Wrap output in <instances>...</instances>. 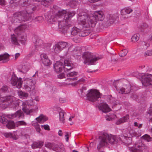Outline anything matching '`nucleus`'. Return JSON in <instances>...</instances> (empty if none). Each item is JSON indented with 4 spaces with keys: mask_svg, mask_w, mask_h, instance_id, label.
I'll use <instances>...</instances> for the list:
<instances>
[{
    "mask_svg": "<svg viewBox=\"0 0 152 152\" xmlns=\"http://www.w3.org/2000/svg\"><path fill=\"white\" fill-rule=\"evenodd\" d=\"M44 142L42 141H39V148H40L44 145Z\"/></svg>",
    "mask_w": 152,
    "mask_h": 152,
    "instance_id": "680f3d73",
    "label": "nucleus"
},
{
    "mask_svg": "<svg viewBox=\"0 0 152 152\" xmlns=\"http://www.w3.org/2000/svg\"><path fill=\"white\" fill-rule=\"evenodd\" d=\"M3 135L7 138H13L15 140L16 139L14 137L13 135L11 133H4Z\"/></svg>",
    "mask_w": 152,
    "mask_h": 152,
    "instance_id": "c03bdc74",
    "label": "nucleus"
},
{
    "mask_svg": "<svg viewBox=\"0 0 152 152\" xmlns=\"http://www.w3.org/2000/svg\"><path fill=\"white\" fill-rule=\"evenodd\" d=\"M77 72H71L67 74H66L67 76L68 77H71L75 76L77 75ZM68 80H69L70 81L75 80H77V77L67 78Z\"/></svg>",
    "mask_w": 152,
    "mask_h": 152,
    "instance_id": "bb28decb",
    "label": "nucleus"
},
{
    "mask_svg": "<svg viewBox=\"0 0 152 152\" xmlns=\"http://www.w3.org/2000/svg\"><path fill=\"white\" fill-rule=\"evenodd\" d=\"M65 113L63 110H61L59 112V119L61 123L64 124L65 123Z\"/></svg>",
    "mask_w": 152,
    "mask_h": 152,
    "instance_id": "cd10ccee",
    "label": "nucleus"
},
{
    "mask_svg": "<svg viewBox=\"0 0 152 152\" xmlns=\"http://www.w3.org/2000/svg\"><path fill=\"white\" fill-rule=\"evenodd\" d=\"M134 86H132L129 83L125 85L124 88L120 89L118 92L122 94H127L129 93L134 89Z\"/></svg>",
    "mask_w": 152,
    "mask_h": 152,
    "instance_id": "2eb2a0df",
    "label": "nucleus"
},
{
    "mask_svg": "<svg viewBox=\"0 0 152 152\" xmlns=\"http://www.w3.org/2000/svg\"><path fill=\"white\" fill-rule=\"evenodd\" d=\"M36 121H33L32 122V126L35 127L37 131H38V117L36 118Z\"/></svg>",
    "mask_w": 152,
    "mask_h": 152,
    "instance_id": "a19ab883",
    "label": "nucleus"
},
{
    "mask_svg": "<svg viewBox=\"0 0 152 152\" xmlns=\"http://www.w3.org/2000/svg\"><path fill=\"white\" fill-rule=\"evenodd\" d=\"M142 83L143 86H148L152 85V75L147 74L142 78Z\"/></svg>",
    "mask_w": 152,
    "mask_h": 152,
    "instance_id": "f8f14e48",
    "label": "nucleus"
},
{
    "mask_svg": "<svg viewBox=\"0 0 152 152\" xmlns=\"http://www.w3.org/2000/svg\"><path fill=\"white\" fill-rule=\"evenodd\" d=\"M69 136V133L67 132H66L65 133V137H66V142H68L69 140V137H68Z\"/></svg>",
    "mask_w": 152,
    "mask_h": 152,
    "instance_id": "e2e57ef3",
    "label": "nucleus"
},
{
    "mask_svg": "<svg viewBox=\"0 0 152 152\" xmlns=\"http://www.w3.org/2000/svg\"><path fill=\"white\" fill-rule=\"evenodd\" d=\"M132 11V10L129 7L126 8L122 9L121 12L122 18H127L128 17L126 15L129 14Z\"/></svg>",
    "mask_w": 152,
    "mask_h": 152,
    "instance_id": "a211bd4d",
    "label": "nucleus"
},
{
    "mask_svg": "<svg viewBox=\"0 0 152 152\" xmlns=\"http://www.w3.org/2000/svg\"><path fill=\"white\" fill-rule=\"evenodd\" d=\"M29 66L28 65H25L22 66V71L23 72H26L29 69Z\"/></svg>",
    "mask_w": 152,
    "mask_h": 152,
    "instance_id": "49530a36",
    "label": "nucleus"
},
{
    "mask_svg": "<svg viewBox=\"0 0 152 152\" xmlns=\"http://www.w3.org/2000/svg\"><path fill=\"white\" fill-rule=\"evenodd\" d=\"M146 117L147 118H149L151 119H152V104H151L150 107L147 112Z\"/></svg>",
    "mask_w": 152,
    "mask_h": 152,
    "instance_id": "c9c22d12",
    "label": "nucleus"
},
{
    "mask_svg": "<svg viewBox=\"0 0 152 152\" xmlns=\"http://www.w3.org/2000/svg\"><path fill=\"white\" fill-rule=\"evenodd\" d=\"M18 96L21 97H27L28 96V94L26 93L23 92L22 91H19L18 92Z\"/></svg>",
    "mask_w": 152,
    "mask_h": 152,
    "instance_id": "4c0bfd02",
    "label": "nucleus"
},
{
    "mask_svg": "<svg viewBox=\"0 0 152 152\" xmlns=\"http://www.w3.org/2000/svg\"><path fill=\"white\" fill-rule=\"evenodd\" d=\"M32 147L33 148H38V143L37 142H34L32 145Z\"/></svg>",
    "mask_w": 152,
    "mask_h": 152,
    "instance_id": "13d9d810",
    "label": "nucleus"
},
{
    "mask_svg": "<svg viewBox=\"0 0 152 152\" xmlns=\"http://www.w3.org/2000/svg\"><path fill=\"white\" fill-rule=\"evenodd\" d=\"M143 139L147 140L148 142H149L152 140V138L150 136L147 134H145L142 136Z\"/></svg>",
    "mask_w": 152,
    "mask_h": 152,
    "instance_id": "3c124183",
    "label": "nucleus"
},
{
    "mask_svg": "<svg viewBox=\"0 0 152 152\" xmlns=\"http://www.w3.org/2000/svg\"><path fill=\"white\" fill-rule=\"evenodd\" d=\"M140 44V45L141 48L144 50L147 49V48L149 46V44L145 42H141Z\"/></svg>",
    "mask_w": 152,
    "mask_h": 152,
    "instance_id": "f704fd0d",
    "label": "nucleus"
},
{
    "mask_svg": "<svg viewBox=\"0 0 152 152\" xmlns=\"http://www.w3.org/2000/svg\"><path fill=\"white\" fill-rule=\"evenodd\" d=\"M73 66L71 61L66 60L64 61V65L62 62L58 61L54 64V67L56 72L59 73L62 71L63 68L64 72H67L72 68Z\"/></svg>",
    "mask_w": 152,
    "mask_h": 152,
    "instance_id": "20e7f679",
    "label": "nucleus"
},
{
    "mask_svg": "<svg viewBox=\"0 0 152 152\" xmlns=\"http://www.w3.org/2000/svg\"><path fill=\"white\" fill-rule=\"evenodd\" d=\"M58 134L60 136H62V130H59L58 132Z\"/></svg>",
    "mask_w": 152,
    "mask_h": 152,
    "instance_id": "774afa93",
    "label": "nucleus"
},
{
    "mask_svg": "<svg viewBox=\"0 0 152 152\" xmlns=\"http://www.w3.org/2000/svg\"><path fill=\"white\" fill-rule=\"evenodd\" d=\"M0 122L3 124H6V126L8 129H12L15 127V124L12 121L8 120L4 116H0Z\"/></svg>",
    "mask_w": 152,
    "mask_h": 152,
    "instance_id": "9b49d317",
    "label": "nucleus"
},
{
    "mask_svg": "<svg viewBox=\"0 0 152 152\" xmlns=\"http://www.w3.org/2000/svg\"><path fill=\"white\" fill-rule=\"evenodd\" d=\"M119 140L127 146L132 144V143L131 138L125 132H123V135L119 138Z\"/></svg>",
    "mask_w": 152,
    "mask_h": 152,
    "instance_id": "ddd939ff",
    "label": "nucleus"
},
{
    "mask_svg": "<svg viewBox=\"0 0 152 152\" xmlns=\"http://www.w3.org/2000/svg\"><path fill=\"white\" fill-rule=\"evenodd\" d=\"M8 87L6 85H4L1 88V90L3 92H6L8 90Z\"/></svg>",
    "mask_w": 152,
    "mask_h": 152,
    "instance_id": "603ef678",
    "label": "nucleus"
},
{
    "mask_svg": "<svg viewBox=\"0 0 152 152\" xmlns=\"http://www.w3.org/2000/svg\"><path fill=\"white\" fill-rule=\"evenodd\" d=\"M36 82L35 81L29 79L26 81V88H29L30 89L34 90L35 89Z\"/></svg>",
    "mask_w": 152,
    "mask_h": 152,
    "instance_id": "6ab92c4d",
    "label": "nucleus"
},
{
    "mask_svg": "<svg viewBox=\"0 0 152 152\" xmlns=\"http://www.w3.org/2000/svg\"><path fill=\"white\" fill-rule=\"evenodd\" d=\"M57 89L56 88V86H53L51 90V92H52V93H55L57 91Z\"/></svg>",
    "mask_w": 152,
    "mask_h": 152,
    "instance_id": "bf43d9fd",
    "label": "nucleus"
},
{
    "mask_svg": "<svg viewBox=\"0 0 152 152\" xmlns=\"http://www.w3.org/2000/svg\"><path fill=\"white\" fill-rule=\"evenodd\" d=\"M53 48L54 49V52L56 53H59L62 50L60 46L58 43L55 44V45L53 46Z\"/></svg>",
    "mask_w": 152,
    "mask_h": 152,
    "instance_id": "72a5a7b5",
    "label": "nucleus"
},
{
    "mask_svg": "<svg viewBox=\"0 0 152 152\" xmlns=\"http://www.w3.org/2000/svg\"><path fill=\"white\" fill-rule=\"evenodd\" d=\"M75 14L74 11H67L66 10H60L57 12H54L49 15V21L53 23L57 20L58 28L61 29V32L68 36L69 28L71 26L70 20Z\"/></svg>",
    "mask_w": 152,
    "mask_h": 152,
    "instance_id": "f257e3e1",
    "label": "nucleus"
},
{
    "mask_svg": "<svg viewBox=\"0 0 152 152\" xmlns=\"http://www.w3.org/2000/svg\"><path fill=\"white\" fill-rule=\"evenodd\" d=\"M83 56L84 58V63L88 65L95 64L96 61L100 59L94 54L88 52H84Z\"/></svg>",
    "mask_w": 152,
    "mask_h": 152,
    "instance_id": "39448f33",
    "label": "nucleus"
},
{
    "mask_svg": "<svg viewBox=\"0 0 152 152\" xmlns=\"http://www.w3.org/2000/svg\"><path fill=\"white\" fill-rule=\"evenodd\" d=\"M85 80L83 78H81V79L78 80L75 83V85L77 84H81L84 83L85 82Z\"/></svg>",
    "mask_w": 152,
    "mask_h": 152,
    "instance_id": "5fc2aeb1",
    "label": "nucleus"
},
{
    "mask_svg": "<svg viewBox=\"0 0 152 152\" xmlns=\"http://www.w3.org/2000/svg\"><path fill=\"white\" fill-rule=\"evenodd\" d=\"M148 27V25L145 23H143L140 26V30L141 31H143L144 30Z\"/></svg>",
    "mask_w": 152,
    "mask_h": 152,
    "instance_id": "09e8293b",
    "label": "nucleus"
},
{
    "mask_svg": "<svg viewBox=\"0 0 152 152\" xmlns=\"http://www.w3.org/2000/svg\"><path fill=\"white\" fill-rule=\"evenodd\" d=\"M129 118V115H126L123 117L120 118L116 122V124L119 125L121 123L127 121Z\"/></svg>",
    "mask_w": 152,
    "mask_h": 152,
    "instance_id": "a878e982",
    "label": "nucleus"
},
{
    "mask_svg": "<svg viewBox=\"0 0 152 152\" xmlns=\"http://www.w3.org/2000/svg\"><path fill=\"white\" fill-rule=\"evenodd\" d=\"M11 41L12 44L15 45H18L19 44L18 39L17 37H16V36L14 34L11 36Z\"/></svg>",
    "mask_w": 152,
    "mask_h": 152,
    "instance_id": "2f4dec72",
    "label": "nucleus"
},
{
    "mask_svg": "<svg viewBox=\"0 0 152 152\" xmlns=\"http://www.w3.org/2000/svg\"><path fill=\"white\" fill-rule=\"evenodd\" d=\"M0 4L1 5H5V1L4 0H0Z\"/></svg>",
    "mask_w": 152,
    "mask_h": 152,
    "instance_id": "338daca9",
    "label": "nucleus"
},
{
    "mask_svg": "<svg viewBox=\"0 0 152 152\" xmlns=\"http://www.w3.org/2000/svg\"><path fill=\"white\" fill-rule=\"evenodd\" d=\"M53 0H49L48 1H46V0H42L41 1V4L45 6H48V4L52 2Z\"/></svg>",
    "mask_w": 152,
    "mask_h": 152,
    "instance_id": "58836bf2",
    "label": "nucleus"
},
{
    "mask_svg": "<svg viewBox=\"0 0 152 152\" xmlns=\"http://www.w3.org/2000/svg\"><path fill=\"white\" fill-rule=\"evenodd\" d=\"M86 96L89 100L94 102L100 97V94L96 90H91L88 91Z\"/></svg>",
    "mask_w": 152,
    "mask_h": 152,
    "instance_id": "6e6552de",
    "label": "nucleus"
},
{
    "mask_svg": "<svg viewBox=\"0 0 152 152\" xmlns=\"http://www.w3.org/2000/svg\"><path fill=\"white\" fill-rule=\"evenodd\" d=\"M9 55L7 53H5L0 55V61L2 63L7 62L9 60Z\"/></svg>",
    "mask_w": 152,
    "mask_h": 152,
    "instance_id": "5701e85b",
    "label": "nucleus"
},
{
    "mask_svg": "<svg viewBox=\"0 0 152 152\" xmlns=\"http://www.w3.org/2000/svg\"><path fill=\"white\" fill-rule=\"evenodd\" d=\"M152 55V50H148L146 51L144 54L145 56H148Z\"/></svg>",
    "mask_w": 152,
    "mask_h": 152,
    "instance_id": "864d4df0",
    "label": "nucleus"
},
{
    "mask_svg": "<svg viewBox=\"0 0 152 152\" xmlns=\"http://www.w3.org/2000/svg\"><path fill=\"white\" fill-rule=\"evenodd\" d=\"M16 124L18 126H26L27 124L24 121H18L16 122Z\"/></svg>",
    "mask_w": 152,
    "mask_h": 152,
    "instance_id": "8fccbe9b",
    "label": "nucleus"
},
{
    "mask_svg": "<svg viewBox=\"0 0 152 152\" xmlns=\"http://www.w3.org/2000/svg\"><path fill=\"white\" fill-rule=\"evenodd\" d=\"M129 148L131 152H142L145 148V145L141 140H139L136 142L134 147Z\"/></svg>",
    "mask_w": 152,
    "mask_h": 152,
    "instance_id": "1a4fd4ad",
    "label": "nucleus"
},
{
    "mask_svg": "<svg viewBox=\"0 0 152 152\" xmlns=\"http://www.w3.org/2000/svg\"><path fill=\"white\" fill-rule=\"evenodd\" d=\"M80 29L76 27H74L72 28L70 33L71 35L75 36L77 35V33L80 32Z\"/></svg>",
    "mask_w": 152,
    "mask_h": 152,
    "instance_id": "473e14b6",
    "label": "nucleus"
},
{
    "mask_svg": "<svg viewBox=\"0 0 152 152\" xmlns=\"http://www.w3.org/2000/svg\"><path fill=\"white\" fill-rule=\"evenodd\" d=\"M132 41L134 42H136L139 39V37L137 34H134L132 37Z\"/></svg>",
    "mask_w": 152,
    "mask_h": 152,
    "instance_id": "de8ad7c7",
    "label": "nucleus"
},
{
    "mask_svg": "<svg viewBox=\"0 0 152 152\" xmlns=\"http://www.w3.org/2000/svg\"><path fill=\"white\" fill-rule=\"evenodd\" d=\"M81 50L79 47H75L72 51V53L74 57L80 56L81 54Z\"/></svg>",
    "mask_w": 152,
    "mask_h": 152,
    "instance_id": "b1692460",
    "label": "nucleus"
},
{
    "mask_svg": "<svg viewBox=\"0 0 152 152\" xmlns=\"http://www.w3.org/2000/svg\"><path fill=\"white\" fill-rule=\"evenodd\" d=\"M20 12L16 13L14 14L13 18H12V21L13 23H20L22 21V15Z\"/></svg>",
    "mask_w": 152,
    "mask_h": 152,
    "instance_id": "dca6fc26",
    "label": "nucleus"
},
{
    "mask_svg": "<svg viewBox=\"0 0 152 152\" xmlns=\"http://www.w3.org/2000/svg\"><path fill=\"white\" fill-rule=\"evenodd\" d=\"M127 53V50L124 49L122 50L119 53V55L121 57H124L126 55Z\"/></svg>",
    "mask_w": 152,
    "mask_h": 152,
    "instance_id": "a18cd8bd",
    "label": "nucleus"
},
{
    "mask_svg": "<svg viewBox=\"0 0 152 152\" xmlns=\"http://www.w3.org/2000/svg\"><path fill=\"white\" fill-rule=\"evenodd\" d=\"M26 28V26L24 25H22L19 26L15 29V34L18 35H20L23 32V30Z\"/></svg>",
    "mask_w": 152,
    "mask_h": 152,
    "instance_id": "4be33fe9",
    "label": "nucleus"
},
{
    "mask_svg": "<svg viewBox=\"0 0 152 152\" xmlns=\"http://www.w3.org/2000/svg\"><path fill=\"white\" fill-rule=\"evenodd\" d=\"M62 50L63 49L65 48L68 46V45L67 42H58Z\"/></svg>",
    "mask_w": 152,
    "mask_h": 152,
    "instance_id": "ea45409f",
    "label": "nucleus"
},
{
    "mask_svg": "<svg viewBox=\"0 0 152 152\" xmlns=\"http://www.w3.org/2000/svg\"><path fill=\"white\" fill-rule=\"evenodd\" d=\"M80 10L77 11V12H79L77 18L78 23L84 28L94 27L97 21H102L104 19V15L101 11H96L89 15L86 12H80Z\"/></svg>",
    "mask_w": 152,
    "mask_h": 152,
    "instance_id": "f03ea898",
    "label": "nucleus"
},
{
    "mask_svg": "<svg viewBox=\"0 0 152 152\" xmlns=\"http://www.w3.org/2000/svg\"><path fill=\"white\" fill-rule=\"evenodd\" d=\"M80 35L82 37H85L88 35V33L86 32V31H83L80 34Z\"/></svg>",
    "mask_w": 152,
    "mask_h": 152,
    "instance_id": "6e6d98bb",
    "label": "nucleus"
},
{
    "mask_svg": "<svg viewBox=\"0 0 152 152\" xmlns=\"http://www.w3.org/2000/svg\"><path fill=\"white\" fill-rule=\"evenodd\" d=\"M42 127H44V129L46 130H49L50 129L49 128V126L48 125H45L44 126L42 125Z\"/></svg>",
    "mask_w": 152,
    "mask_h": 152,
    "instance_id": "052dcab7",
    "label": "nucleus"
},
{
    "mask_svg": "<svg viewBox=\"0 0 152 152\" xmlns=\"http://www.w3.org/2000/svg\"><path fill=\"white\" fill-rule=\"evenodd\" d=\"M30 2V0H20L18 2V4L20 6L25 7L29 5Z\"/></svg>",
    "mask_w": 152,
    "mask_h": 152,
    "instance_id": "393cba45",
    "label": "nucleus"
},
{
    "mask_svg": "<svg viewBox=\"0 0 152 152\" xmlns=\"http://www.w3.org/2000/svg\"><path fill=\"white\" fill-rule=\"evenodd\" d=\"M127 134L129 136H131L132 137H139L141 136V134L140 133L137 132L135 130H131L129 132L127 131L126 132Z\"/></svg>",
    "mask_w": 152,
    "mask_h": 152,
    "instance_id": "412c9836",
    "label": "nucleus"
},
{
    "mask_svg": "<svg viewBox=\"0 0 152 152\" xmlns=\"http://www.w3.org/2000/svg\"><path fill=\"white\" fill-rule=\"evenodd\" d=\"M40 60L44 66H49L51 64V61L45 53H42L40 55Z\"/></svg>",
    "mask_w": 152,
    "mask_h": 152,
    "instance_id": "4468645a",
    "label": "nucleus"
},
{
    "mask_svg": "<svg viewBox=\"0 0 152 152\" xmlns=\"http://www.w3.org/2000/svg\"><path fill=\"white\" fill-rule=\"evenodd\" d=\"M48 118L42 114H40L39 116V123H42L46 121Z\"/></svg>",
    "mask_w": 152,
    "mask_h": 152,
    "instance_id": "c756f323",
    "label": "nucleus"
},
{
    "mask_svg": "<svg viewBox=\"0 0 152 152\" xmlns=\"http://www.w3.org/2000/svg\"><path fill=\"white\" fill-rule=\"evenodd\" d=\"M99 142L97 145V148L98 150L101 148L106 145L108 142L111 144H117L118 140L115 137L113 136L111 134L109 135L106 133H103L99 137Z\"/></svg>",
    "mask_w": 152,
    "mask_h": 152,
    "instance_id": "7ed1b4c3",
    "label": "nucleus"
},
{
    "mask_svg": "<svg viewBox=\"0 0 152 152\" xmlns=\"http://www.w3.org/2000/svg\"><path fill=\"white\" fill-rule=\"evenodd\" d=\"M78 4V2L76 0H70L67 4V6H69L72 8H74Z\"/></svg>",
    "mask_w": 152,
    "mask_h": 152,
    "instance_id": "c85d7f7f",
    "label": "nucleus"
},
{
    "mask_svg": "<svg viewBox=\"0 0 152 152\" xmlns=\"http://www.w3.org/2000/svg\"><path fill=\"white\" fill-rule=\"evenodd\" d=\"M65 75L64 73H62L58 75V77L60 79H62L65 77Z\"/></svg>",
    "mask_w": 152,
    "mask_h": 152,
    "instance_id": "4d7b16f0",
    "label": "nucleus"
},
{
    "mask_svg": "<svg viewBox=\"0 0 152 152\" xmlns=\"http://www.w3.org/2000/svg\"><path fill=\"white\" fill-rule=\"evenodd\" d=\"M39 45L41 47L45 48H47V47H50L51 45L49 43H43L42 40H39Z\"/></svg>",
    "mask_w": 152,
    "mask_h": 152,
    "instance_id": "7c9ffc66",
    "label": "nucleus"
},
{
    "mask_svg": "<svg viewBox=\"0 0 152 152\" xmlns=\"http://www.w3.org/2000/svg\"><path fill=\"white\" fill-rule=\"evenodd\" d=\"M20 12L22 15L21 18L23 21L29 20L31 19V16L30 14V13H28L27 11L25 12Z\"/></svg>",
    "mask_w": 152,
    "mask_h": 152,
    "instance_id": "aec40b11",
    "label": "nucleus"
},
{
    "mask_svg": "<svg viewBox=\"0 0 152 152\" xmlns=\"http://www.w3.org/2000/svg\"><path fill=\"white\" fill-rule=\"evenodd\" d=\"M23 80L22 78L19 77L18 79L16 76H12L11 80V83L12 86H15L18 88H21Z\"/></svg>",
    "mask_w": 152,
    "mask_h": 152,
    "instance_id": "9d476101",
    "label": "nucleus"
},
{
    "mask_svg": "<svg viewBox=\"0 0 152 152\" xmlns=\"http://www.w3.org/2000/svg\"><path fill=\"white\" fill-rule=\"evenodd\" d=\"M99 109L103 112L107 113L110 112L111 109L105 102H102L98 106Z\"/></svg>",
    "mask_w": 152,
    "mask_h": 152,
    "instance_id": "f3484780",
    "label": "nucleus"
},
{
    "mask_svg": "<svg viewBox=\"0 0 152 152\" xmlns=\"http://www.w3.org/2000/svg\"><path fill=\"white\" fill-rule=\"evenodd\" d=\"M115 19L113 16H110L108 20L107 23L108 24L111 25L113 24L114 22Z\"/></svg>",
    "mask_w": 152,
    "mask_h": 152,
    "instance_id": "79ce46f5",
    "label": "nucleus"
},
{
    "mask_svg": "<svg viewBox=\"0 0 152 152\" xmlns=\"http://www.w3.org/2000/svg\"><path fill=\"white\" fill-rule=\"evenodd\" d=\"M22 105L24 107L22 108V111L21 110H20L17 111L14 114L11 115V117L13 118L15 117H18L19 118L24 119V113H25L26 115H30L35 110L33 109L29 110L25 106L26 105V102H23Z\"/></svg>",
    "mask_w": 152,
    "mask_h": 152,
    "instance_id": "423d86ee",
    "label": "nucleus"
},
{
    "mask_svg": "<svg viewBox=\"0 0 152 152\" xmlns=\"http://www.w3.org/2000/svg\"><path fill=\"white\" fill-rule=\"evenodd\" d=\"M88 1L91 3H95L96 2L98 1H100V0H88Z\"/></svg>",
    "mask_w": 152,
    "mask_h": 152,
    "instance_id": "69168bd1",
    "label": "nucleus"
},
{
    "mask_svg": "<svg viewBox=\"0 0 152 152\" xmlns=\"http://www.w3.org/2000/svg\"><path fill=\"white\" fill-rule=\"evenodd\" d=\"M14 98L10 95L4 97L0 96V110H3L14 102Z\"/></svg>",
    "mask_w": 152,
    "mask_h": 152,
    "instance_id": "0eeeda50",
    "label": "nucleus"
},
{
    "mask_svg": "<svg viewBox=\"0 0 152 152\" xmlns=\"http://www.w3.org/2000/svg\"><path fill=\"white\" fill-rule=\"evenodd\" d=\"M59 101L60 102L63 103L65 102V100L64 98H61L59 99Z\"/></svg>",
    "mask_w": 152,
    "mask_h": 152,
    "instance_id": "0e129e2a",
    "label": "nucleus"
},
{
    "mask_svg": "<svg viewBox=\"0 0 152 152\" xmlns=\"http://www.w3.org/2000/svg\"><path fill=\"white\" fill-rule=\"evenodd\" d=\"M45 146L46 147L50 149H53L55 147H56L53 143L49 142H45Z\"/></svg>",
    "mask_w": 152,
    "mask_h": 152,
    "instance_id": "e433bc0d",
    "label": "nucleus"
},
{
    "mask_svg": "<svg viewBox=\"0 0 152 152\" xmlns=\"http://www.w3.org/2000/svg\"><path fill=\"white\" fill-rule=\"evenodd\" d=\"M33 41L34 42V47L35 48V50L34 51L36 52H37L38 51V49L37 48L38 47V45H37V44L38 43V42H37V39H35V38H33Z\"/></svg>",
    "mask_w": 152,
    "mask_h": 152,
    "instance_id": "37998d69",
    "label": "nucleus"
}]
</instances>
